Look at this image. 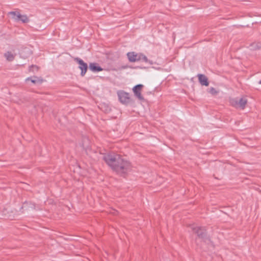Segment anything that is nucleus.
Listing matches in <instances>:
<instances>
[{
	"label": "nucleus",
	"mask_w": 261,
	"mask_h": 261,
	"mask_svg": "<svg viewBox=\"0 0 261 261\" xmlns=\"http://www.w3.org/2000/svg\"><path fill=\"white\" fill-rule=\"evenodd\" d=\"M192 229L193 232L197 234L199 238H202L203 237L205 232V230L203 227L196 226L193 227Z\"/></svg>",
	"instance_id": "8"
},
{
	"label": "nucleus",
	"mask_w": 261,
	"mask_h": 261,
	"mask_svg": "<svg viewBox=\"0 0 261 261\" xmlns=\"http://www.w3.org/2000/svg\"><path fill=\"white\" fill-rule=\"evenodd\" d=\"M143 87V86L142 85L139 84L135 86L133 89V91L134 93L135 96H136L139 99L141 100L144 99V98L141 93V91L142 90Z\"/></svg>",
	"instance_id": "6"
},
{
	"label": "nucleus",
	"mask_w": 261,
	"mask_h": 261,
	"mask_svg": "<svg viewBox=\"0 0 261 261\" xmlns=\"http://www.w3.org/2000/svg\"><path fill=\"white\" fill-rule=\"evenodd\" d=\"M208 92L213 95H216L218 93L216 90L213 87H211L209 89Z\"/></svg>",
	"instance_id": "15"
},
{
	"label": "nucleus",
	"mask_w": 261,
	"mask_h": 261,
	"mask_svg": "<svg viewBox=\"0 0 261 261\" xmlns=\"http://www.w3.org/2000/svg\"><path fill=\"white\" fill-rule=\"evenodd\" d=\"M89 69L93 72H99L103 70V69L98 66L97 63H92L89 64Z\"/></svg>",
	"instance_id": "9"
},
{
	"label": "nucleus",
	"mask_w": 261,
	"mask_h": 261,
	"mask_svg": "<svg viewBox=\"0 0 261 261\" xmlns=\"http://www.w3.org/2000/svg\"><path fill=\"white\" fill-rule=\"evenodd\" d=\"M30 70L34 71V70H38V67L35 65H32L30 67Z\"/></svg>",
	"instance_id": "16"
},
{
	"label": "nucleus",
	"mask_w": 261,
	"mask_h": 261,
	"mask_svg": "<svg viewBox=\"0 0 261 261\" xmlns=\"http://www.w3.org/2000/svg\"><path fill=\"white\" fill-rule=\"evenodd\" d=\"M31 80V79H30V78H28L26 80H27V81H29V80Z\"/></svg>",
	"instance_id": "20"
},
{
	"label": "nucleus",
	"mask_w": 261,
	"mask_h": 261,
	"mask_svg": "<svg viewBox=\"0 0 261 261\" xmlns=\"http://www.w3.org/2000/svg\"><path fill=\"white\" fill-rule=\"evenodd\" d=\"M127 56L128 60L130 62H135L142 60L146 63H149L150 65L153 64L152 62L149 61L144 55L141 53H136L134 51L129 52L127 54Z\"/></svg>",
	"instance_id": "2"
},
{
	"label": "nucleus",
	"mask_w": 261,
	"mask_h": 261,
	"mask_svg": "<svg viewBox=\"0 0 261 261\" xmlns=\"http://www.w3.org/2000/svg\"><path fill=\"white\" fill-rule=\"evenodd\" d=\"M36 80H31V82L33 83H36L39 81H40L41 82L42 81V80H40L38 78L35 77Z\"/></svg>",
	"instance_id": "17"
},
{
	"label": "nucleus",
	"mask_w": 261,
	"mask_h": 261,
	"mask_svg": "<svg viewBox=\"0 0 261 261\" xmlns=\"http://www.w3.org/2000/svg\"><path fill=\"white\" fill-rule=\"evenodd\" d=\"M117 211L115 210H113L110 212V213H111L113 215H116L117 214Z\"/></svg>",
	"instance_id": "18"
},
{
	"label": "nucleus",
	"mask_w": 261,
	"mask_h": 261,
	"mask_svg": "<svg viewBox=\"0 0 261 261\" xmlns=\"http://www.w3.org/2000/svg\"><path fill=\"white\" fill-rule=\"evenodd\" d=\"M261 48L260 42H254L251 44L250 49L252 50H255Z\"/></svg>",
	"instance_id": "13"
},
{
	"label": "nucleus",
	"mask_w": 261,
	"mask_h": 261,
	"mask_svg": "<svg viewBox=\"0 0 261 261\" xmlns=\"http://www.w3.org/2000/svg\"><path fill=\"white\" fill-rule=\"evenodd\" d=\"M199 83L201 85L207 86L209 84L207 77L204 74H199L197 75Z\"/></svg>",
	"instance_id": "7"
},
{
	"label": "nucleus",
	"mask_w": 261,
	"mask_h": 261,
	"mask_svg": "<svg viewBox=\"0 0 261 261\" xmlns=\"http://www.w3.org/2000/svg\"><path fill=\"white\" fill-rule=\"evenodd\" d=\"M74 60L79 64V68L81 70V74L82 76H84L87 71V64L85 63L83 60L79 58H75Z\"/></svg>",
	"instance_id": "5"
},
{
	"label": "nucleus",
	"mask_w": 261,
	"mask_h": 261,
	"mask_svg": "<svg viewBox=\"0 0 261 261\" xmlns=\"http://www.w3.org/2000/svg\"><path fill=\"white\" fill-rule=\"evenodd\" d=\"M117 95L119 101L122 104L127 105L130 102V97L128 93L123 91H119L117 92Z\"/></svg>",
	"instance_id": "3"
},
{
	"label": "nucleus",
	"mask_w": 261,
	"mask_h": 261,
	"mask_svg": "<svg viewBox=\"0 0 261 261\" xmlns=\"http://www.w3.org/2000/svg\"><path fill=\"white\" fill-rule=\"evenodd\" d=\"M258 84H261V80H260V81L258 82Z\"/></svg>",
	"instance_id": "19"
},
{
	"label": "nucleus",
	"mask_w": 261,
	"mask_h": 261,
	"mask_svg": "<svg viewBox=\"0 0 261 261\" xmlns=\"http://www.w3.org/2000/svg\"><path fill=\"white\" fill-rule=\"evenodd\" d=\"M9 14L13 16V18L16 21H19L21 15L18 13L14 11H11L9 13Z\"/></svg>",
	"instance_id": "12"
},
{
	"label": "nucleus",
	"mask_w": 261,
	"mask_h": 261,
	"mask_svg": "<svg viewBox=\"0 0 261 261\" xmlns=\"http://www.w3.org/2000/svg\"><path fill=\"white\" fill-rule=\"evenodd\" d=\"M231 103L234 107L244 109L247 103V99L245 97H242L239 100L232 99Z\"/></svg>",
	"instance_id": "4"
},
{
	"label": "nucleus",
	"mask_w": 261,
	"mask_h": 261,
	"mask_svg": "<svg viewBox=\"0 0 261 261\" xmlns=\"http://www.w3.org/2000/svg\"><path fill=\"white\" fill-rule=\"evenodd\" d=\"M5 57L8 61H12L14 59L15 55L10 51H7L4 54Z\"/></svg>",
	"instance_id": "11"
},
{
	"label": "nucleus",
	"mask_w": 261,
	"mask_h": 261,
	"mask_svg": "<svg viewBox=\"0 0 261 261\" xmlns=\"http://www.w3.org/2000/svg\"><path fill=\"white\" fill-rule=\"evenodd\" d=\"M31 51L28 48H24L20 52V56L23 58H26L28 57V56L31 55Z\"/></svg>",
	"instance_id": "10"
},
{
	"label": "nucleus",
	"mask_w": 261,
	"mask_h": 261,
	"mask_svg": "<svg viewBox=\"0 0 261 261\" xmlns=\"http://www.w3.org/2000/svg\"><path fill=\"white\" fill-rule=\"evenodd\" d=\"M103 159L113 170L119 174H124L131 169L130 163L119 154L108 153L103 156Z\"/></svg>",
	"instance_id": "1"
},
{
	"label": "nucleus",
	"mask_w": 261,
	"mask_h": 261,
	"mask_svg": "<svg viewBox=\"0 0 261 261\" xmlns=\"http://www.w3.org/2000/svg\"><path fill=\"white\" fill-rule=\"evenodd\" d=\"M19 20L21 21L23 23H26L29 22V20L27 15H21V17L20 18Z\"/></svg>",
	"instance_id": "14"
}]
</instances>
